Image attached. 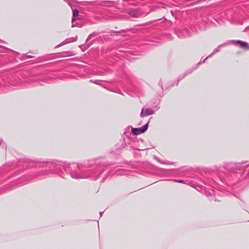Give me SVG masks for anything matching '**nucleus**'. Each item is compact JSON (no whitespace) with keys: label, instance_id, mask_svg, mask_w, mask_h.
I'll list each match as a JSON object with an SVG mask.
<instances>
[{"label":"nucleus","instance_id":"5","mask_svg":"<svg viewBox=\"0 0 249 249\" xmlns=\"http://www.w3.org/2000/svg\"><path fill=\"white\" fill-rule=\"evenodd\" d=\"M221 46H218L217 48H216L214 51H213V53H215L216 52H218L219 50H220V49L221 48Z\"/></svg>","mask_w":249,"mask_h":249},{"label":"nucleus","instance_id":"2","mask_svg":"<svg viewBox=\"0 0 249 249\" xmlns=\"http://www.w3.org/2000/svg\"><path fill=\"white\" fill-rule=\"evenodd\" d=\"M234 43L236 45H239L241 48L245 50L249 49V45L248 43L240 40L234 41Z\"/></svg>","mask_w":249,"mask_h":249},{"label":"nucleus","instance_id":"3","mask_svg":"<svg viewBox=\"0 0 249 249\" xmlns=\"http://www.w3.org/2000/svg\"><path fill=\"white\" fill-rule=\"evenodd\" d=\"M154 111L150 108H147L145 109H142V110L141 113L140 114V116L141 117H143L144 116H146L147 115H152L154 113Z\"/></svg>","mask_w":249,"mask_h":249},{"label":"nucleus","instance_id":"11","mask_svg":"<svg viewBox=\"0 0 249 249\" xmlns=\"http://www.w3.org/2000/svg\"><path fill=\"white\" fill-rule=\"evenodd\" d=\"M75 26L74 25H72L71 27H74Z\"/></svg>","mask_w":249,"mask_h":249},{"label":"nucleus","instance_id":"8","mask_svg":"<svg viewBox=\"0 0 249 249\" xmlns=\"http://www.w3.org/2000/svg\"><path fill=\"white\" fill-rule=\"evenodd\" d=\"M74 18V17H73V18H72V22H74V21H75V20H76V19H75V18Z\"/></svg>","mask_w":249,"mask_h":249},{"label":"nucleus","instance_id":"9","mask_svg":"<svg viewBox=\"0 0 249 249\" xmlns=\"http://www.w3.org/2000/svg\"><path fill=\"white\" fill-rule=\"evenodd\" d=\"M132 16H133V17H136V18H137V17H138V15H136V14H135V15H132Z\"/></svg>","mask_w":249,"mask_h":249},{"label":"nucleus","instance_id":"7","mask_svg":"<svg viewBox=\"0 0 249 249\" xmlns=\"http://www.w3.org/2000/svg\"><path fill=\"white\" fill-rule=\"evenodd\" d=\"M177 181L178 182H179V183H183V180H178Z\"/></svg>","mask_w":249,"mask_h":249},{"label":"nucleus","instance_id":"4","mask_svg":"<svg viewBox=\"0 0 249 249\" xmlns=\"http://www.w3.org/2000/svg\"><path fill=\"white\" fill-rule=\"evenodd\" d=\"M79 12L77 10H73V17H76L78 16Z\"/></svg>","mask_w":249,"mask_h":249},{"label":"nucleus","instance_id":"6","mask_svg":"<svg viewBox=\"0 0 249 249\" xmlns=\"http://www.w3.org/2000/svg\"><path fill=\"white\" fill-rule=\"evenodd\" d=\"M212 55V54H211V55L209 56V57H211ZM208 57H209V56H208V57H206V58H205V59L204 60V61H203V63H204L205 60H206Z\"/></svg>","mask_w":249,"mask_h":249},{"label":"nucleus","instance_id":"1","mask_svg":"<svg viewBox=\"0 0 249 249\" xmlns=\"http://www.w3.org/2000/svg\"><path fill=\"white\" fill-rule=\"evenodd\" d=\"M148 128V123L144 126L139 128H132V132L133 134L138 135L144 133Z\"/></svg>","mask_w":249,"mask_h":249},{"label":"nucleus","instance_id":"10","mask_svg":"<svg viewBox=\"0 0 249 249\" xmlns=\"http://www.w3.org/2000/svg\"><path fill=\"white\" fill-rule=\"evenodd\" d=\"M91 35H89L88 38V40L91 37Z\"/></svg>","mask_w":249,"mask_h":249}]
</instances>
